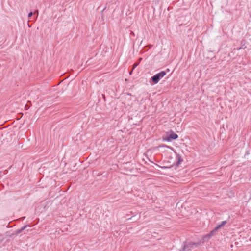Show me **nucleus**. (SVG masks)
I'll return each mask as SVG.
<instances>
[{
	"mask_svg": "<svg viewBox=\"0 0 251 251\" xmlns=\"http://www.w3.org/2000/svg\"><path fill=\"white\" fill-rule=\"evenodd\" d=\"M166 75L164 71H161L151 77V79L154 84L157 83L159 81Z\"/></svg>",
	"mask_w": 251,
	"mask_h": 251,
	"instance_id": "f257e3e1",
	"label": "nucleus"
},
{
	"mask_svg": "<svg viewBox=\"0 0 251 251\" xmlns=\"http://www.w3.org/2000/svg\"><path fill=\"white\" fill-rule=\"evenodd\" d=\"M198 246V244L195 243L193 242H189L187 243H185L183 246L182 249V251H188L191 250L194 247H196Z\"/></svg>",
	"mask_w": 251,
	"mask_h": 251,
	"instance_id": "f03ea898",
	"label": "nucleus"
},
{
	"mask_svg": "<svg viewBox=\"0 0 251 251\" xmlns=\"http://www.w3.org/2000/svg\"><path fill=\"white\" fill-rule=\"evenodd\" d=\"M227 223V221H222L220 224L217 225V226L214 229L216 232L219 229L224 226Z\"/></svg>",
	"mask_w": 251,
	"mask_h": 251,
	"instance_id": "7ed1b4c3",
	"label": "nucleus"
},
{
	"mask_svg": "<svg viewBox=\"0 0 251 251\" xmlns=\"http://www.w3.org/2000/svg\"><path fill=\"white\" fill-rule=\"evenodd\" d=\"M178 138V135L174 133H173L168 136L167 140L170 141L171 140L176 139Z\"/></svg>",
	"mask_w": 251,
	"mask_h": 251,
	"instance_id": "20e7f679",
	"label": "nucleus"
},
{
	"mask_svg": "<svg viewBox=\"0 0 251 251\" xmlns=\"http://www.w3.org/2000/svg\"><path fill=\"white\" fill-rule=\"evenodd\" d=\"M215 232L216 231L213 229L209 234L206 235L204 237V238H207V239H209L214 235Z\"/></svg>",
	"mask_w": 251,
	"mask_h": 251,
	"instance_id": "39448f33",
	"label": "nucleus"
},
{
	"mask_svg": "<svg viewBox=\"0 0 251 251\" xmlns=\"http://www.w3.org/2000/svg\"><path fill=\"white\" fill-rule=\"evenodd\" d=\"M177 158H178V162L177 163V165H178V164L181 163L182 160L181 159V157L180 155H177Z\"/></svg>",
	"mask_w": 251,
	"mask_h": 251,
	"instance_id": "423d86ee",
	"label": "nucleus"
},
{
	"mask_svg": "<svg viewBox=\"0 0 251 251\" xmlns=\"http://www.w3.org/2000/svg\"><path fill=\"white\" fill-rule=\"evenodd\" d=\"M27 227V226H25L24 227H23L22 228H21L20 229H19V230L17 231V234L18 233H21V232H22L25 229V228Z\"/></svg>",
	"mask_w": 251,
	"mask_h": 251,
	"instance_id": "0eeeda50",
	"label": "nucleus"
},
{
	"mask_svg": "<svg viewBox=\"0 0 251 251\" xmlns=\"http://www.w3.org/2000/svg\"><path fill=\"white\" fill-rule=\"evenodd\" d=\"M4 174H5V173L4 172L0 171V178Z\"/></svg>",
	"mask_w": 251,
	"mask_h": 251,
	"instance_id": "6e6552de",
	"label": "nucleus"
},
{
	"mask_svg": "<svg viewBox=\"0 0 251 251\" xmlns=\"http://www.w3.org/2000/svg\"><path fill=\"white\" fill-rule=\"evenodd\" d=\"M34 14V13H33L32 12H30L29 14H28V18H30L32 15Z\"/></svg>",
	"mask_w": 251,
	"mask_h": 251,
	"instance_id": "1a4fd4ad",
	"label": "nucleus"
},
{
	"mask_svg": "<svg viewBox=\"0 0 251 251\" xmlns=\"http://www.w3.org/2000/svg\"><path fill=\"white\" fill-rule=\"evenodd\" d=\"M34 14H37V15H38V10H36L34 12Z\"/></svg>",
	"mask_w": 251,
	"mask_h": 251,
	"instance_id": "9d476101",
	"label": "nucleus"
},
{
	"mask_svg": "<svg viewBox=\"0 0 251 251\" xmlns=\"http://www.w3.org/2000/svg\"><path fill=\"white\" fill-rule=\"evenodd\" d=\"M137 65H138V64H135L134 65V66H133V69L134 68H135Z\"/></svg>",
	"mask_w": 251,
	"mask_h": 251,
	"instance_id": "9b49d317",
	"label": "nucleus"
},
{
	"mask_svg": "<svg viewBox=\"0 0 251 251\" xmlns=\"http://www.w3.org/2000/svg\"><path fill=\"white\" fill-rule=\"evenodd\" d=\"M132 70L130 72V74H131L132 73Z\"/></svg>",
	"mask_w": 251,
	"mask_h": 251,
	"instance_id": "f8f14e48",
	"label": "nucleus"
}]
</instances>
